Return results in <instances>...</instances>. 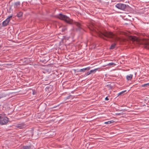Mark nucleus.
<instances>
[{"instance_id": "10", "label": "nucleus", "mask_w": 149, "mask_h": 149, "mask_svg": "<svg viewBox=\"0 0 149 149\" xmlns=\"http://www.w3.org/2000/svg\"><path fill=\"white\" fill-rule=\"evenodd\" d=\"M23 15V13L22 12L20 11L17 14V16L19 17H21Z\"/></svg>"}, {"instance_id": "4", "label": "nucleus", "mask_w": 149, "mask_h": 149, "mask_svg": "<svg viewBox=\"0 0 149 149\" xmlns=\"http://www.w3.org/2000/svg\"><path fill=\"white\" fill-rule=\"evenodd\" d=\"M12 17V15L8 16V18L2 23L3 26L4 27L8 24V23Z\"/></svg>"}, {"instance_id": "18", "label": "nucleus", "mask_w": 149, "mask_h": 149, "mask_svg": "<svg viewBox=\"0 0 149 149\" xmlns=\"http://www.w3.org/2000/svg\"><path fill=\"white\" fill-rule=\"evenodd\" d=\"M77 72H85V71H84V69L83 68H82V69H81L79 70H78L77 71Z\"/></svg>"}, {"instance_id": "20", "label": "nucleus", "mask_w": 149, "mask_h": 149, "mask_svg": "<svg viewBox=\"0 0 149 149\" xmlns=\"http://www.w3.org/2000/svg\"><path fill=\"white\" fill-rule=\"evenodd\" d=\"M107 86L110 89H111L113 88V86L111 85L110 84L107 85Z\"/></svg>"}, {"instance_id": "21", "label": "nucleus", "mask_w": 149, "mask_h": 149, "mask_svg": "<svg viewBox=\"0 0 149 149\" xmlns=\"http://www.w3.org/2000/svg\"><path fill=\"white\" fill-rule=\"evenodd\" d=\"M91 74L90 72H88L87 73H86L84 75V77H86Z\"/></svg>"}, {"instance_id": "1", "label": "nucleus", "mask_w": 149, "mask_h": 149, "mask_svg": "<svg viewBox=\"0 0 149 149\" xmlns=\"http://www.w3.org/2000/svg\"><path fill=\"white\" fill-rule=\"evenodd\" d=\"M89 28L91 31L97 33L100 37L107 41L113 42L119 40V38L116 37L112 32L104 30L97 31L94 27L91 25L90 26Z\"/></svg>"}, {"instance_id": "16", "label": "nucleus", "mask_w": 149, "mask_h": 149, "mask_svg": "<svg viewBox=\"0 0 149 149\" xmlns=\"http://www.w3.org/2000/svg\"><path fill=\"white\" fill-rule=\"evenodd\" d=\"M83 69H84V70L85 71H88L90 69V67H87L85 68H83Z\"/></svg>"}, {"instance_id": "19", "label": "nucleus", "mask_w": 149, "mask_h": 149, "mask_svg": "<svg viewBox=\"0 0 149 149\" xmlns=\"http://www.w3.org/2000/svg\"><path fill=\"white\" fill-rule=\"evenodd\" d=\"M148 86H149V83L143 84L142 85V86L143 87H147Z\"/></svg>"}, {"instance_id": "25", "label": "nucleus", "mask_w": 149, "mask_h": 149, "mask_svg": "<svg viewBox=\"0 0 149 149\" xmlns=\"http://www.w3.org/2000/svg\"><path fill=\"white\" fill-rule=\"evenodd\" d=\"M57 106H54L53 107H52L51 108V109H53V108H56V107H57Z\"/></svg>"}, {"instance_id": "23", "label": "nucleus", "mask_w": 149, "mask_h": 149, "mask_svg": "<svg viewBox=\"0 0 149 149\" xmlns=\"http://www.w3.org/2000/svg\"><path fill=\"white\" fill-rule=\"evenodd\" d=\"M126 91L125 90V91H122L119 93H118V95L119 96V95L123 94L124 93L126 92Z\"/></svg>"}, {"instance_id": "12", "label": "nucleus", "mask_w": 149, "mask_h": 149, "mask_svg": "<svg viewBox=\"0 0 149 149\" xmlns=\"http://www.w3.org/2000/svg\"><path fill=\"white\" fill-rule=\"evenodd\" d=\"M114 122V121L113 120H111L107 122H106L104 123L105 124H110L111 123H113Z\"/></svg>"}, {"instance_id": "14", "label": "nucleus", "mask_w": 149, "mask_h": 149, "mask_svg": "<svg viewBox=\"0 0 149 149\" xmlns=\"http://www.w3.org/2000/svg\"><path fill=\"white\" fill-rule=\"evenodd\" d=\"M25 125H19L18 126V127L19 129H22L24 127Z\"/></svg>"}, {"instance_id": "13", "label": "nucleus", "mask_w": 149, "mask_h": 149, "mask_svg": "<svg viewBox=\"0 0 149 149\" xmlns=\"http://www.w3.org/2000/svg\"><path fill=\"white\" fill-rule=\"evenodd\" d=\"M74 98V97L73 96H72L71 95H70L69 96H67L66 97V99H72Z\"/></svg>"}, {"instance_id": "5", "label": "nucleus", "mask_w": 149, "mask_h": 149, "mask_svg": "<svg viewBox=\"0 0 149 149\" xmlns=\"http://www.w3.org/2000/svg\"><path fill=\"white\" fill-rule=\"evenodd\" d=\"M115 6L119 9L122 10H124L126 7V6L125 4H124L119 3L116 4Z\"/></svg>"}, {"instance_id": "24", "label": "nucleus", "mask_w": 149, "mask_h": 149, "mask_svg": "<svg viewBox=\"0 0 149 149\" xmlns=\"http://www.w3.org/2000/svg\"><path fill=\"white\" fill-rule=\"evenodd\" d=\"M66 30V28H64L62 29V31L63 32H64Z\"/></svg>"}, {"instance_id": "11", "label": "nucleus", "mask_w": 149, "mask_h": 149, "mask_svg": "<svg viewBox=\"0 0 149 149\" xmlns=\"http://www.w3.org/2000/svg\"><path fill=\"white\" fill-rule=\"evenodd\" d=\"M98 68H95L94 70H91L89 72L91 74L92 73H95L97 70H98Z\"/></svg>"}, {"instance_id": "6", "label": "nucleus", "mask_w": 149, "mask_h": 149, "mask_svg": "<svg viewBox=\"0 0 149 149\" xmlns=\"http://www.w3.org/2000/svg\"><path fill=\"white\" fill-rule=\"evenodd\" d=\"M33 148V146L32 145H29L23 146V149H32Z\"/></svg>"}, {"instance_id": "3", "label": "nucleus", "mask_w": 149, "mask_h": 149, "mask_svg": "<svg viewBox=\"0 0 149 149\" xmlns=\"http://www.w3.org/2000/svg\"><path fill=\"white\" fill-rule=\"evenodd\" d=\"M9 121L8 118L4 114H0V124H6Z\"/></svg>"}, {"instance_id": "17", "label": "nucleus", "mask_w": 149, "mask_h": 149, "mask_svg": "<svg viewBox=\"0 0 149 149\" xmlns=\"http://www.w3.org/2000/svg\"><path fill=\"white\" fill-rule=\"evenodd\" d=\"M116 65V64L114 63H108L107 65H112V66H114V65Z\"/></svg>"}, {"instance_id": "7", "label": "nucleus", "mask_w": 149, "mask_h": 149, "mask_svg": "<svg viewBox=\"0 0 149 149\" xmlns=\"http://www.w3.org/2000/svg\"><path fill=\"white\" fill-rule=\"evenodd\" d=\"M133 74H130L126 76V79L127 81H131L133 77Z\"/></svg>"}, {"instance_id": "15", "label": "nucleus", "mask_w": 149, "mask_h": 149, "mask_svg": "<svg viewBox=\"0 0 149 149\" xmlns=\"http://www.w3.org/2000/svg\"><path fill=\"white\" fill-rule=\"evenodd\" d=\"M32 91V94L33 95H36L37 93V91L33 89Z\"/></svg>"}, {"instance_id": "2", "label": "nucleus", "mask_w": 149, "mask_h": 149, "mask_svg": "<svg viewBox=\"0 0 149 149\" xmlns=\"http://www.w3.org/2000/svg\"><path fill=\"white\" fill-rule=\"evenodd\" d=\"M57 17L61 20L64 21L67 24L70 25L74 24L76 25L77 26V28L76 29L77 31L80 32L81 33H82L84 32L82 26L80 23L74 21L67 16L60 13L57 15Z\"/></svg>"}, {"instance_id": "8", "label": "nucleus", "mask_w": 149, "mask_h": 149, "mask_svg": "<svg viewBox=\"0 0 149 149\" xmlns=\"http://www.w3.org/2000/svg\"><path fill=\"white\" fill-rule=\"evenodd\" d=\"M20 2L19 1H17L15 2L14 5V7L15 8H18V7L20 6Z\"/></svg>"}, {"instance_id": "22", "label": "nucleus", "mask_w": 149, "mask_h": 149, "mask_svg": "<svg viewBox=\"0 0 149 149\" xmlns=\"http://www.w3.org/2000/svg\"><path fill=\"white\" fill-rule=\"evenodd\" d=\"M5 97V95H4L3 93L0 94V99Z\"/></svg>"}, {"instance_id": "9", "label": "nucleus", "mask_w": 149, "mask_h": 149, "mask_svg": "<svg viewBox=\"0 0 149 149\" xmlns=\"http://www.w3.org/2000/svg\"><path fill=\"white\" fill-rule=\"evenodd\" d=\"M116 45V43L115 42L113 43L111 45V46L109 48L110 49H114L115 47V46Z\"/></svg>"}, {"instance_id": "27", "label": "nucleus", "mask_w": 149, "mask_h": 149, "mask_svg": "<svg viewBox=\"0 0 149 149\" xmlns=\"http://www.w3.org/2000/svg\"><path fill=\"white\" fill-rule=\"evenodd\" d=\"M123 111H126V110L125 109H123L122 110Z\"/></svg>"}, {"instance_id": "26", "label": "nucleus", "mask_w": 149, "mask_h": 149, "mask_svg": "<svg viewBox=\"0 0 149 149\" xmlns=\"http://www.w3.org/2000/svg\"><path fill=\"white\" fill-rule=\"evenodd\" d=\"M105 100H109V99L107 97H106L105 98Z\"/></svg>"}]
</instances>
